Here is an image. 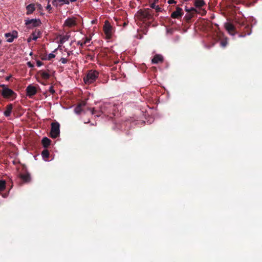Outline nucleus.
<instances>
[{
    "label": "nucleus",
    "instance_id": "1",
    "mask_svg": "<svg viewBox=\"0 0 262 262\" xmlns=\"http://www.w3.org/2000/svg\"><path fill=\"white\" fill-rule=\"evenodd\" d=\"M136 15L141 21H149L148 27L150 26L151 21L154 19L153 11L150 9H140L137 12Z\"/></svg>",
    "mask_w": 262,
    "mask_h": 262
},
{
    "label": "nucleus",
    "instance_id": "2",
    "mask_svg": "<svg viewBox=\"0 0 262 262\" xmlns=\"http://www.w3.org/2000/svg\"><path fill=\"white\" fill-rule=\"evenodd\" d=\"M113 109L114 106L111 103H105L100 106L99 110H96L94 108H89L88 110L91 112V115L99 117L102 114L106 115L111 113Z\"/></svg>",
    "mask_w": 262,
    "mask_h": 262
},
{
    "label": "nucleus",
    "instance_id": "3",
    "mask_svg": "<svg viewBox=\"0 0 262 262\" xmlns=\"http://www.w3.org/2000/svg\"><path fill=\"white\" fill-rule=\"evenodd\" d=\"M99 72L95 70H90L85 76L83 77V81L86 84L93 83L98 78Z\"/></svg>",
    "mask_w": 262,
    "mask_h": 262
},
{
    "label": "nucleus",
    "instance_id": "4",
    "mask_svg": "<svg viewBox=\"0 0 262 262\" xmlns=\"http://www.w3.org/2000/svg\"><path fill=\"white\" fill-rule=\"evenodd\" d=\"M60 124L57 122H52L51 123V129L50 132V137L52 138L55 139L59 136L60 134Z\"/></svg>",
    "mask_w": 262,
    "mask_h": 262
},
{
    "label": "nucleus",
    "instance_id": "5",
    "mask_svg": "<svg viewBox=\"0 0 262 262\" xmlns=\"http://www.w3.org/2000/svg\"><path fill=\"white\" fill-rule=\"evenodd\" d=\"M3 88L2 91V95L5 98H9L10 97H15L16 96V93L11 89L7 87L5 84H2L0 86Z\"/></svg>",
    "mask_w": 262,
    "mask_h": 262
},
{
    "label": "nucleus",
    "instance_id": "6",
    "mask_svg": "<svg viewBox=\"0 0 262 262\" xmlns=\"http://www.w3.org/2000/svg\"><path fill=\"white\" fill-rule=\"evenodd\" d=\"M41 24V23L39 19H28L25 20V25L27 26L29 28L38 27L40 26Z\"/></svg>",
    "mask_w": 262,
    "mask_h": 262
},
{
    "label": "nucleus",
    "instance_id": "7",
    "mask_svg": "<svg viewBox=\"0 0 262 262\" xmlns=\"http://www.w3.org/2000/svg\"><path fill=\"white\" fill-rule=\"evenodd\" d=\"M113 28L108 21H105L103 26V31L107 38H111L112 35Z\"/></svg>",
    "mask_w": 262,
    "mask_h": 262
},
{
    "label": "nucleus",
    "instance_id": "8",
    "mask_svg": "<svg viewBox=\"0 0 262 262\" xmlns=\"http://www.w3.org/2000/svg\"><path fill=\"white\" fill-rule=\"evenodd\" d=\"M85 104L86 102L84 101L79 102L74 108L75 113L77 115H79L81 113H85L83 108L85 106Z\"/></svg>",
    "mask_w": 262,
    "mask_h": 262
},
{
    "label": "nucleus",
    "instance_id": "9",
    "mask_svg": "<svg viewBox=\"0 0 262 262\" xmlns=\"http://www.w3.org/2000/svg\"><path fill=\"white\" fill-rule=\"evenodd\" d=\"M5 37L7 42H12L14 38H17L18 33L16 31H13L12 33H6L5 34Z\"/></svg>",
    "mask_w": 262,
    "mask_h": 262
},
{
    "label": "nucleus",
    "instance_id": "10",
    "mask_svg": "<svg viewBox=\"0 0 262 262\" xmlns=\"http://www.w3.org/2000/svg\"><path fill=\"white\" fill-rule=\"evenodd\" d=\"M184 14L182 8L177 6L176 11H173L171 14V17L172 18L179 19L182 17Z\"/></svg>",
    "mask_w": 262,
    "mask_h": 262
},
{
    "label": "nucleus",
    "instance_id": "11",
    "mask_svg": "<svg viewBox=\"0 0 262 262\" xmlns=\"http://www.w3.org/2000/svg\"><path fill=\"white\" fill-rule=\"evenodd\" d=\"M26 91L27 95L30 98L35 95L37 93L36 88L31 84L29 85L27 87Z\"/></svg>",
    "mask_w": 262,
    "mask_h": 262
},
{
    "label": "nucleus",
    "instance_id": "12",
    "mask_svg": "<svg viewBox=\"0 0 262 262\" xmlns=\"http://www.w3.org/2000/svg\"><path fill=\"white\" fill-rule=\"evenodd\" d=\"M225 27L227 31L231 35H233L235 34V27L234 26L230 23H226L225 24Z\"/></svg>",
    "mask_w": 262,
    "mask_h": 262
},
{
    "label": "nucleus",
    "instance_id": "13",
    "mask_svg": "<svg viewBox=\"0 0 262 262\" xmlns=\"http://www.w3.org/2000/svg\"><path fill=\"white\" fill-rule=\"evenodd\" d=\"M76 25V21L74 18H68L64 23L63 26L71 28Z\"/></svg>",
    "mask_w": 262,
    "mask_h": 262
},
{
    "label": "nucleus",
    "instance_id": "14",
    "mask_svg": "<svg viewBox=\"0 0 262 262\" xmlns=\"http://www.w3.org/2000/svg\"><path fill=\"white\" fill-rule=\"evenodd\" d=\"M19 177L25 183H29L31 181V176L28 172L25 173H20Z\"/></svg>",
    "mask_w": 262,
    "mask_h": 262
},
{
    "label": "nucleus",
    "instance_id": "15",
    "mask_svg": "<svg viewBox=\"0 0 262 262\" xmlns=\"http://www.w3.org/2000/svg\"><path fill=\"white\" fill-rule=\"evenodd\" d=\"M163 60V58L162 55L157 54L156 55L154 58L152 59V63H158L159 62H162Z\"/></svg>",
    "mask_w": 262,
    "mask_h": 262
},
{
    "label": "nucleus",
    "instance_id": "16",
    "mask_svg": "<svg viewBox=\"0 0 262 262\" xmlns=\"http://www.w3.org/2000/svg\"><path fill=\"white\" fill-rule=\"evenodd\" d=\"M27 15L31 14L35 10V5L34 4H30L26 7Z\"/></svg>",
    "mask_w": 262,
    "mask_h": 262
},
{
    "label": "nucleus",
    "instance_id": "17",
    "mask_svg": "<svg viewBox=\"0 0 262 262\" xmlns=\"http://www.w3.org/2000/svg\"><path fill=\"white\" fill-rule=\"evenodd\" d=\"M12 109H13V105L12 104H8L6 106V110L4 113V115L6 117L10 116L11 114Z\"/></svg>",
    "mask_w": 262,
    "mask_h": 262
},
{
    "label": "nucleus",
    "instance_id": "18",
    "mask_svg": "<svg viewBox=\"0 0 262 262\" xmlns=\"http://www.w3.org/2000/svg\"><path fill=\"white\" fill-rule=\"evenodd\" d=\"M51 140L47 137H44L42 139L41 142L44 147H48L51 144Z\"/></svg>",
    "mask_w": 262,
    "mask_h": 262
},
{
    "label": "nucleus",
    "instance_id": "19",
    "mask_svg": "<svg viewBox=\"0 0 262 262\" xmlns=\"http://www.w3.org/2000/svg\"><path fill=\"white\" fill-rule=\"evenodd\" d=\"M194 6L196 8H201L206 5L204 0H194Z\"/></svg>",
    "mask_w": 262,
    "mask_h": 262
},
{
    "label": "nucleus",
    "instance_id": "20",
    "mask_svg": "<svg viewBox=\"0 0 262 262\" xmlns=\"http://www.w3.org/2000/svg\"><path fill=\"white\" fill-rule=\"evenodd\" d=\"M40 34V31L39 30H35V31L31 35V36L32 37V40H36L38 37H39Z\"/></svg>",
    "mask_w": 262,
    "mask_h": 262
},
{
    "label": "nucleus",
    "instance_id": "21",
    "mask_svg": "<svg viewBox=\"0 0 262 262\" xmlns=\"http://www.w3.org/2000/svg\"><path fill=\"white\" fill-rule=\"evenodd\" d=\"M60 42L61 43H63L66 41L68 40L70 37V35L68 34L66 35H60Z\"/></svg>",
    "mask_w": 262,
    "mask_h": 262
},
{
    "label": "nucleus",
    "instance_id": "22",
    "mask_svg": "<svg viewBox=\"0 0 262 262\" xmlns=\"http://www.w3.org/2000/svg\"><path fill=\"white\" fill-rule=\"evenodd\" d=\"M40 73L41 77L44 79H48L50 77V75L47 72L41 71H40Z\"/></svg>",
    "mask_w": 262,
    "mask_h": 262
},
{
    "label": "nucleus",
    "instance_id": "23",
    "mask_svg": "<svg viewBox=\"0 0 262 262\" xmlns=\"http://www.w3.org/2000/svg\"><path fill=\"white\" fill-rule=\"evenodd\" d=\"M49 152L47 149H44L41 152V156L43 159H45V160H47V159L49 157Z\"/></svg>",
    "mask_w": 262,
    "mask_h": 262
},
{
    "label": "nucleus",
    "instance_id": "24",
    "mask_svg": "<svg viewBox=\"0 0 262 262\" xmlns=\"http://www.w3.org/2000/svg\"><path fill=\"white\" fill-rule=\"evenodd\" d=\"M63 2H64V0H53L52 4L56 7H57L58 5L62 6L63 5Z\"/></svg>",
    "mask_w": 262,
    "mask_h": 262
},
{
    "label": "nucleus",
    "instance_id": "25",
    "mask_svg": "<svg viewBox=\"0 0 262 262\" xmlns=\"http://www.w3.org/2000/svg\"><path fill=\"white\" fill-rule=\"evenodd\" d=\"M6 183L4 180H0V192L3 191L6 189Z\"/></svg>",
    "mask_w": 262,
    "mask_h": 262
},
{
    "label": "nucleus",
    "instance_id": "26",
    "mask_svg": "<svg viewBox=\"0 0 262 262\" xmlns=\"http://www.w3.org/2000/svg\"><path fill=\"white\" fill-rule=\"evenodd\" d=\"M196 13H198L202 16H204L206 14V11L204 9H203L202 7L198 8Z\"/></svg>",
    "mask_w": 262,
    "mask_h": 262
},
{
    "label": "nucleus",
    "instance_id": "27",
    "mask_svg": "<svg viewBox=\"0 0 262 262\" xmlns=\"http://www.w3.org/2000/svg\"><path fill=\"white\" fill-rule=\"evenodd\" d=\"M186 11L188 12H192V13H196L197 9L194 8H191V9L190 10L186 9Z\"/></svg>",
    "mask_w": 262,
    "mask_h": 262
},
{
    "label": "nucleus",
    "instance_id": "28",
    "mask_svg": "<svg viewBox=\"0 0 262 262\" xmlns=\"http://www.w3.org/2000/svg\"><path fill=\"white\" fill-rule=\"evenodd\" d=\"M192 17H193V15L192 14H190L185 15V18H186L187 20L189 21V20H190L191 19V18Z\"/></svg>",
    "mask_w": 262,
    "mask_h": 262
},
{
    "label": "nucleus",
    "instance_id": "29",
    "mask_svg": "<svg viewBox=\"0 0 262 262\" xmlns=\"http://www.w3.org/2000/svg\"><path fill=\"white\" fill-rule=\"evenodd\" d=\"M55 57V55L53 53H50L48 55V59L51 60V59L54 58Z\"/></svg>",
    "mask_w": 262,
    "mask_h": 262
},
{
    "label": "nucleus",
    "instance_id": "30",
    "mask_svg": "<svg viewBox=\"0 0 262 262\" xmlns=\"http://www.w3.org/2000/svg\"><path fill=\"white\" fill-rule=\"evenodd\" d=\"M60 61L62 63L65 64L68 62V59L66 58H61L60 60Z\"/></svg>",
    "mask_w": 262,
    "mask_h": 262
},
{
    "label": "nucleus",
    "instance_id": "31",
    "mask_svg": "<svg viewBox=\"0 0 262 262\" xmlns=\"http://www.w3.org/2000/svg\"><path fill=\"white\" fill-rule=\"evenodd\" d=\"M49 91L52 94H54L55 92L53 86H50Z\"/></svg>",
    "mask_w": 262,
    "mask_h": 262
},
{
    "label": "nucleus",
    "instance_id": "32",
    "mask_svg": "<svg viewBox=\"0 0 262 262\" xmlns=\"http://www.w3.org/2000/svg\"><path fill=\"white\" fill-rule=\"evenodd\" d=\"M77 45H79L81 47H83L84 45H85V42H83L82 41H78L77 43Z\"/></svg>",
    "mask_w": 262,
    "mask_h": 262
},
{
    "label": "nucleus",
    "instance_id": "33",
    "mask_svg": "<svg viewBox=\"0 0 262 262\" xmlns=\"http://www.w3.org/2000/svg\"><path fill=\"white\" fill-rule=\"evenodd\" d=\"M155 10L157 12L162 11V8L159 7V6H156V7L155 8Z\"/></svg>",
    "mask_w": 262,
    "mask_h": 262
},
{
    "label": "nucleus",
    "instance_id": "34",
    "mask_svg": "<svg viewBox=\"0 0 262 262\" xmlns=\"http://www.w3.org/2000/svg\"><path fill=\"white\" fill-rule=\"evenodd\" d=\"M36 64L37 67H40L42 65V62L41 61L38 60L36 62Z\"/></svg>",
    "mask_w": 262,
    "mask_h": 262
},
{
    "label": "nucleus",
    "instance_id": "35",
    "mask_svg": "<svg viewBox=\"0 0 262 262\" xmlns=\"http://www.w3.org/2000/svg\"><path fill=\"white\" fill-rule=\"evenodd\" d=\"M46 9L49 10V11L52 9V7H51V5L49 4V3H48V5H47V6L46 7Z\"/></svg>",
    "mask_w": 262,
    "mask_h": 262
},
{
    "label": "nucleus",
    "instance_id": "36",
    "mask_svg": "<svg viewBox=\"0 0 262 262\" xmlns=\"http://www.w3.org/2000/svg\"><path fill=\"white\" fill-rule=\"evenodd\" d=\"M155 3H156V1H155V2H154V3H153L151 4V5H150V7H151V8H152V9H155V8L156 7V6H157L156 5Z\"/></svg>",
    "mask_w": 262,
    "mask_h": 262
},
{
    "label": "nucleus",
    "instance_id": "37",
    "mask_svg": "<svg viewBox=\"0 0 262 262\" xmlns=\"http://www.w3.org/2000/svg\"><path fill=\"white\" fill-rule=\"evenodd\" d=\"M168 3L169 4H176V2L174 0H168Z\"/></svg>",
    "mask_w": 262,
    "mask_h": 262
},
{
    "label": "nucleus",
    "instance_id": "38",
    "mask_svg": "<svg viewBox=\"0 0 262 262\" xmlns=\"http://www.w3.org/2000/svg\"><path fill=\"white\" fill-rule=\"evenodd\" d=\"M27 64L29 67H30V68L33 67V64L32 63H31V62L30 61L28 62Z\"/></svg>",
    "mask_w": 262,
    "mask_h": 262
},
{
    "label": "nucleus",
    "instance_id": "39",
    "mask_svg": "<svg viewBox=\"0 0 262 262\" xmlns=\"http://www.w3.org/2000/svg\"><path fill=\"white\" fill-rule=\"evenodd\" d=\"M90 40H91L90 38H86L85 39L84 41H83V42H85V44H86L87 43L90 42Z\"/></svg>",
    "mask_w": 262,
    "mask_h": 262
},
{
    "label": "nucleus",
    "instance_id": "40",
    "mask_svg": "<svg viewBox=\"0 0 262 262\" xmlns=\"http://www.w3.org/2000/svg\"><path fill=\"white\" fill-rule=\"evenodd\" d=\"M221 45L222 47H225L227 45V42L226 41H222L221 42Z\"/></svg>",
    "mask_w": 262,
    "mask_h": 262
},
{
    "label": "nucleus",
    "instance_id": "41",
    "mask_svg": "<svg viewBox=\"0 0 262 262\" xmlns=\"http://www.w3.org/2000/svg\"><path fill=\"white\" fill-rule=\"evenodd\" d=\"M2 195V196H3V198H7V197L8 196V193H3Z\"/></svg>",
    "mask_w": 262,
    "mask_h": 262
},
{
    "label": "nucleus",
    "instance_id": "42",
    "mask_svg": "<svg viewBox=\"0 0 262 262\" xmlns=\"http://www.w3.org/2000/svg\"><path fill=\"white\" fill-rule=\"evenodd\" d=\"M70 1L69 0H64V2H63V4H69Z\"/></svg>",
    "mask_w": 262,
    "mask_h": 262
},
{
    "label": "nucleus",
    "instance_id": "43",
    "mask_svg": "<svg viewBox=\"0 0 262 262\" xmlns=\"http://www.w3.org/2000/svg\"><path fill=\"white\" fill-rule=\"evenodd\" d=\"M31 40H32V37L30 36L29 38H28L27 41L28 42H30L31 41Z\"/></svg>",
    "mask_w": 262,
    "mask_h": 262
},
{
    "label": "nucleus",
    "instance_id": "44",
    "mask_svg": "<svg viewBox=\"0 0 262 262\" xmlns=\"http://www.w3.org/2000/svg\"><path fill=\"white\" fill-rule=\"evenodd\" d=\"M11 77V76H7L6 78V80L8 81L9 80L10 78Z\"/></svg>",
    "mask_w": 262,
    "mask_h": 262
},
{
    "label": "nucleus",
    "instance_id": "45",
    "mask_svg": "<svg viewBox=\"0 0 262 262\" xmlns=\"http://www.w3.org/2000/svg\"><path fill=\"white\" fill-rule=\"evenodd\" d=\"M90 122V119H88L87 121H84V123H89Z\"/></svg>",
    "mask_w": 262,
    "mask_h": 262
},
{
    "label": "nucleus",
    "instance_id": "46",
    "mask_svg": "<svg viewBox=\"0 0 262 262\" xmlns=\"http://www.w3.org/2000/svg\"><path fill=\"white\" fill-rule=\"evenodd\" d=\"M69 1H70V2H76V0H69Z\"/></svg>",
    "mask_w": 262,
    "mask_h": 262
},
{
    "label": "nucleus",
    "instance_id": "47",
    "mask_svg": "<svg viewBox=\"0 0 262 262\" xmlns=\"http://www.w3.org/2000/svg\"><path fill=\"white\" fill-rule=\"evenodd\" d=\"M38 6L39 7V8H40L41 7L40 4H38Z\"/></svg>",
    "mask_w": 262,
    "mask_h": 262
},
{
    "label": "nucleus",
    "instance_id": "48",
    "mask_svg": "<svg viewBox=\"0 0 262 262\" xmlns=\"http://www.w3.org/2000/svg\"><path fill=\"white\" fill-rule=\"evenodd\" d=\"M126 25V24L125 23H124L123 26H125Z\"/></svg>",
    "mask_w": 262,
    "mask_h": 262
},
{
    "label": "nucleus",
    "instance_id": "49",
    "mask_svg": "<svg viewBox=\"0 0 262 262\" xmlns=\"http://www.w3.org/2000/svg\"><path fill=\"white\" fill-rule=\"evenodd\" d=\"M48 3H49L50 0H48Z\"/></svg>",
    "mask_w": 262,
    "mask_h": 262
}]
</instances>
